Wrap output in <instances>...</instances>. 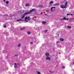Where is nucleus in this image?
<instances>
[{
    "label": "nucleus",
    "mask_w": 74,
    "mask_h": 74,
    "mask_svg": "<svg viewBox=\"0 0 74 74\" xmlns=\"http://www.w3.org/2000/svg\"><path fill=\"white\" fill-rule=\"evenodd\" d=\"M37 11V10H36V9L35 8H34L33 9H32L31 10H30L28 12H27L28 14H30L32 12H33L34 11V12H35Z\"/></svg>",
    "instance_id": "f257e3e1"
},
{
    "label": "nucleus",
    "mask_w": 74,
    "mask_h": 74,
    "mask_svg": "<svg viewBox=\"0 0 74 74\" xmlns=\"http://www.w3.org/2000/svg\"><path fill=\"white\" fill-rule=\"evenodd\" d=\"M29 14L27 12L23 14V15H22V17H21L22 19H24V18H25V15H27Z\"/></svg>",
    "instance_id": "f03ea898"
},
{
    "label": "nucleus",
    "mask_w": 74,
    "mask_h": 74,
    "mask_svg": "<svg viewBox=\"0 0 74 74\" xmlns=\"http://www.w3.org/2000/svg\"><path fill=\"white\" fill-rule=\"evenodd\" d=\"M60 19L61 21H64V20H66V21H68V20H69V19L68 18H66V17L61 18Z\"/></svg>",
    "instance_id": "7ed1b4c3"
},
{
    "label": "nucleus",
    "mask_w": 74,
    "mask_h": 74,
    "mask_svg": "<svg viewBox=\"0 0 74 74\" xmlns=\"http://www.w3.org/2000/svg\"><path fill=\"white\" fill-rule=\"evenodd\" d=\"M45 59L47 60H48V61H50V60H51V58L49 57H47Z\"/></svg>",
    "instance_id": "20e7f679"
},
{
    "label": "nucleus",
    "mask_w": 74,
    "mask_h": 74,
    "mask_svg": "<svg viewBox=\"0 0 74 74\" xmlns=\"http://www.w3.org/2000/svg\"><path fill=\"white\" fill-rule=\"evenodd\" d=\"M60 7L61 8H66L65 5H61Z\"/></svg>",
    "instance_id": "39448f33"
},
{
    "label": "nucleus",
    "mask_w": 74,
    "mask_h": 74,
    "mask_svg": "<svg viewBox=\"0 0 74 74\" xmlns=\"http://www.w3.org/2000/svg\"><path fill=\"white\" fill-rule=\"evenodd\" d=\"M45 55H46V57H48L49 56V53L47 52L45 54Z\"/></svg>",
    "instance_id": "423d86ee"
},
{
    "label": "nucleus",
    "mask_w": 74,
    "mask_h": 74,
    "mask_svg": "<svg viewBox=\"0 0 74 74\" xmlns=\"http://www.w3.org/2000/svg\"><path fill=\"white\" fill-rule=\"evenodd\" d=\"M30 18V17L28 16H26L25 18V19H29Z\"/></svg>",
    "instance_id": "0eeeda50"
},
{
    "label": "nucleus",
    "mask_w": 74,
    "mask_h": 74,
    "mask_svg": "<svg viewBox=\"0 0 74 74\" xmlns=\"http://www.w3.org/2000/svg\"><path fill=\"white\" fill-rule=\"evenodd\" d=\"M53 8H55V7H52L51 8V10L52 12H53V10H52V9Z\"/></svg>",
    "instance_id": "6e6552de"
},
{
    "label": "nucleus",
    "mask_w": 74,
    "mask_h": 74,
    "mask_svg": "<svg viewBox=\"0 0 74 74\" xmlns=\"http://www.w3.org/2000/svg\"><path fill=\"white\" fill-rule=\"evenodd\" d=\"M65 7H67V2L66 1V2L65 3Z\"/></svg>",
    "instance_id": "1a4fd4ad"
},
{
    "label": "nucleus",
    "mask_w": 74,
    "mask_h": 74,
    "mask_svg": "<svg viewBox=\"0 0 74 74\" xmlns=\"http://www.w3.org/2000/svg\"><path fill=\"white\" fill-rule=\"evenodd\" d=\"M60 40L61 41H64V39L62 38H61L60 39Z\"/></svg>",
    "instance_id": "9d476101"
},
{
    "label": "nucleus",
    "mask_w": 74,
    "mask_h": 74,
    "mask_svg": "<svg viewBox=\"0 0 74 74\" xmlns=\"http://www.w3.org/2000/svg\"><path fill=\"white\" fill-rule=\"evenodd\" d=\"M53 2L52 1H51L49 3L50 4H53Z\"/></svg>",
    "instance_id": "9b49d317"
},
{
    "label": "nucleus",
    "mask_w": 74,
    "mask_h": 74,
    "mask_svg": "<svg viewBox=\"0 0 74 74\" xmlns=\"http://www.w3.org/2000/svg\"><path fill=\"white\" fill-rule=\"evenodd\" d=\"M25 29V27H24L23 28H22L21 29V30H24V29Z\"/></svg>",
    "instance_id": "f8f14e48"
},
{
    "label": "nucleus",
    "mask_w": 74,
    "mask_h": 74,
    "mask_svg": "<svg viewBox=\"0 0 74 74\" xmlns=\"http://www.w3.org/2000/svg\"><path fill=\"white\" fill-rule=\"evenodd\" d=\"M67 28H68V29H71V27L70 26H68L67 27Z\"/></svg>",
    "instance_id": "ddd939ff"
},
{
    "label": "nucleus",
    "mask_w": 74,
    "mask_h": 74,
    "mask_svg": "<svg viewBox=\"0 0 74 74\" xmlns=\"http://www.w3.org/2000/svg\"><path fill=\"white\" fill-rule=\"evenodd\" d=\"M49 73H50L51 74H52L53 73V71H49Z\"/></svg>",
    "instance_id": "4468645a"
},
{
    "label": "nucleus",
    "mask_w": 74,
    "mask_h": 74,
    "mask_svg": "<svg viewBox=\"0 0 74 74\" xmlns=\"http://www.w3.org/2000/svg\"><path fill=\"white\" fill-rule=\"evenodd\" d=\"M21 46V44H18V47H20Z\"/></svg>",
    "instance_id": "2eb2a0df"
},
{
    "label": "nucleus",
    "mask_w": 74,
    "mask_h": 74,
    "mask_svg": "<svg viewBox=\"0 0 74 74\" xmlns=\"http://www.w3.org/2000/svg\"><path fill=\"white\" fill-rule=\"evenodd\" d=\"M59 3H56V4H54L53 5H59Z\"/></svg>",
    "instance_id": "dca6fc26"
},
{
    "label": "nucleus",
    "mask_w": 74,
    "mask_h": 74,
    "mask_svg": "<svg viewBox=\"0 0 74 74\" xmlns=\"http://www.w3.org/2000/svg\"><path fill=\"white\" fill-rule=\"evenodd\" d=\"M62 68L63 69H65V66H64V65L62 66Z\"/></svg>",
    "instance_id": "f3484780"
},
{
    "label": "nucleus",
    "mask_w": 74,
    "mask_h": 74,
    "mask_svg": "<svg viewBox=\"0 0 74 74\" xmlns=\"http://www.w3.org/2000/svg\"><path fill=\"white\" fill-rule=\"evenodd\" d=\"M10 17H12V16H13V15L11 14H10Z\"/></svg>",
    "instance_id": "a211bd4d"
},
{
    "label": "nucleus",
    "mask_w": 74,
    "mask_h": 74,
    "mask_svg": "<svg viewBox=\"0 0 74 74\" xmlns=\"http://www.w3.org/2000/svg\"><path fill=\"white\" fill-rule=\"evenodd\" d=\"M6 3L7 4H8V3H9V1H6Z\"/></svg>",
    "instance_id": "6ab92c4d"
},
{
    "label": "nucleus",
    "mask_w": 74,
    "mask_h": 74,
    "mask_svg": "<svg viewBox=\"0 0 74 74\" xmlns=\"http://www.w3.org/2000/svg\"><path fill=\"white\" fill-rule=\"evenodd\" d=\"M28 34H30V32H27Z\"/></svg>",
    "instance_id": "aec40b11"
},
{
    "label": "nucleus",
    "mask_w": 74,
    "mask_h": 74,
    "mask_svg": "<svg viewBox=\"0 0 74 74\" xmlns=\"http://www.w3.org/2000/svg\"><path fill=\"white\" fill-rule=\"evenodd\" d=\"M25 22H28V20H27L26 19H25Z\"/></svg>",
    "instance_id": "412c9836"
},
{
    "label": "nucleus",
    "mask_w": 74,
    "mask_h": 74,
    "mask_svg": "<svg viewBox=\"0 0 74 74\" xmlns=\"http://www.w3.org/2000/svg\"><path fill=\"white\" fill-rule=\"evenodd\" d=\"M47 31H48V30H45L44 31L45 33H47Z\"/></svg>",
    "instance_id": "4be33fe9"
},
{
    "label": "nucleus",
    "mask_w": 74,
    "mask_h": 74,
    "mask_svg": "<svg viewBox=\"0 0 74 74\" xmlns=\"http://www.w3.org/2000/svg\"><path fill=\"white\" fill-rule=\"evenodd\" d=\"M30 44H31V45H32V44H33V42H30Z\"/></svg>",
    "instance_id": "5701e85b"
},
{
    "label": "nucleus",
    "mask_w": 74,
    "mask_h": 74,
    "mask_svg": "<svg viewBox=\"0 0 74 74\" xmlns=\"http://www.w3.org/2000/svg\"><path fill=\"white\" fill-rule=\"evenodd\" d=\"M22 20V19H19V20H17V21H21Z\"/></svg>",
    "instance_id": "b1692460"
},
{
    "label": "nucleus",
    "mask_w": 74,
    "mask_h": 74,
    "mask_svg": "<svg viewBox=\"0 0 74 74\" xmlns=\"http://www.w3.org/2000/svg\"><path fill=\"white\" fill-rule=\"evenodd\" d=\"M40 7H43V6L42 5H40L39 6Z\"/></svg>",
    "instance_id": "393cba45"
},
{
    "label": "nucleus",
    "mask_w": 74,
    "mask_h": 74,
    "mask_svg": "<svg viewBox=\"0 0 74 74\" xmlns=\"http://www.w3.org/2000/svg\"><path fill=\"white\" fill-rule=\"evenodd\" d=\"M46 23V22L44 21L42 22V23H43V24H45Z\"/></svg>",
    "instance_id": "a878e982"
},
{
    "label": "nucleus",
    "mask_w": 74,
    "mask_h": 74,
    "mask_svg": "<svg viewBox=\"0 0 74 74\" xmlns=\"http://www.w3.org/2000/svg\"><path fill=\"white\" fill-rule=\"evenodd\" d=\"M14 67V68H16L17 67V66L15 65Z\"/></svg>",
    "instance_id": "bb28decb"
},
{
    "label": "nucleus",
    "mask_w": 74,
    "mask_h": 74,
    "mask_svg": "<svg viewBox=\"0 0 74 74\" xmlns=\"http://www.w3.org/2000/svg\"><path fill=\"white\" fill-rule=\"evenodd\" d=\"M26 6H29V4H28L27 3V4H26Z\"/></svg>",
    "instance_id": "cd10ccee"
},
{
    "label": "nucleus",
    "mask_w": 74,
    "mask_h": 74,
    "mask_svg": "<svg viewBox=\"0 0 74 74\" xmlns=\"http://www.w3.org/2000/svg\"><path fill=\"white\" fill-rule=\"evenodd\" d=\"M4 28H6V25H5L4 26Z\"/></svg>",
    "instance_id": "c85d7f7f"
},
{
    "label": "nucleus",
    "mask_w": 74,
    "mask_h": 74,
    "mask_svg": "<svg viewBox=\"0 0 74 74\" xmlns=\"http://www.w3.org/2000/svg\"><path fill=\"white\" fill-rule=\"evenodd\" d=\"M38 74H41V73H40V72H38Z\"/></svg>",
    "instance_id": "c756f323"
},
{
    "label": "nucleus",
    "mask_w": 74,
    "mask_h": 74,
    "mask_svg": "<svg viewBox=\"0 0 74 74\" xmlns=\"http://www.w3.org/2000/svg\"><path fill=\"white\" fill-rule=\"evenodd\" d=\"M5 6H8L9 5L8 4H6V5H5Z\"/></svg>",
    "instance_id": "7c9ffc66"
},
{
    "label": "nucleus",
    "mask_w": 74,
    "mask_h": 74,
    "mask_svg": "<svg viewBox=\"0 0 74 74\" xmlns=\"http://www.w3.org/2000/svg\"><path fill=\"white\" fill-rule=\"evenodd\" d=\"M70 15V14H67V16Z\"/></svg>",
    "instance_id": "2f4dec72"
},
{
    "label": "nucleus",
    "mask_w": 74,
    "mask_h": 74,
    "mask_svg": "<svg viewBox=\"0 0 74 74\" xmlns=\"http://www.w3.org/2000/svg\"><path fill=\"white\" fill-rule=\"evenodd\" d=\"M15 56H18V55H15Z\"/></svg>",
    "instance_id": "473e14b6"
},
{
    "label": "nucleus",
    "mask_w": 74,
    "mask_h": 74,
    "mask_svg": "<svg viewBox=\"0 0 74 74\" xmlns=\"http://www.w3.org/2000/svg\"><path fill=\"white\" fill-rule=\"evenodd\" d=\"M38 29H40V30H41V29L40 27H38Z\"/></svg>",
    "instance_id": "72a5a7b5"
},
{
    "label": "nucleus",
    "mask_w": 74,
    "mask_h": 74,
    "mask_svg": "<svg viewBox=\"0 0 74 74\" xmlns=\"http://www.w3.org/2000/svg\"><path fill=\"white\" fill-rule=\"evenodd\" d=\"M6 16H8V14H6Z\"/></svg>",
    "instance_id": "f704fd0d"
},
{
    "label": "nucleus",
    "mask_w": 74,
    "mask_h": 74,
    "mask_svg": "<svg viewBox=\"0 0 74 74\" xmlns=\"http://www.w3.org/2000/svg\"><path fill=\"white\" fill-rule=\"evenodd\" d=\"M70 15H71V16H73V14H70Z\"/></svg>",
    "instance_id": "c9c22d12"
},
{
    "label": "nucleus",
    "mask_w": 74,
    "mask_h": 74,
    "mask_svg": "<svg viewBox=\"0 0 74 74\" xmlns=\"http://www.w3.org/2000/svg\"><path fill=\"white\" fill-rule=\"evenodd\" d=\"M14 65H15V66L16 65V63H15Z\"/></svg>",
    "instance_id": "e433bc0d"
},
{
    "label": "nucleus",
    "mask_w": 74,
    "mask_h": 74,
    "mask_svg": "<svg viewBox=\"0 0 74 74\" xmlns=\"http://www.w3.org/2000/svg\"><path fill=\"white\" fill-rule=\"evenodd\" d=\"M22 13H23V12H21V13H20V14H22Z\"/></svg>",
    "instance_id": "4c0bfd02"
},
{
    "label": "nucleus",
    "mask_w": 74,
    "mask_h": 74,
    "mask_svg": "<svg viewBox=\"0 0 74 74\" xmlns=\"http://www.w3.org/2000/svg\"><path fill=\"white\" fill-rule=\"evenodd\" d=\"M3 1H4V2H5V0H3Z\"/></svg>",
    "instance_id": "58836bf2"
},
{
    "label": "nucleus",
    "mask_w": 74,
    "mask_h": 74,
    "mask_svg": "<svg viewBox=\"0 0 74 74\" xmlns=\"http://www.w3.org/2000/svg\"><path fill=\"white\" fill-rule=\"evenodd\" d=\"M28 19L29 21H30V19H29V18H28Z\"/></svg>",
    "instance_id": "ea45409f"
},
{
    "label": "nucleus",
    "mask_w": 74,
    "mask_h": 74,
    "mask_svg": "<svg viewBox=\"0 0 74 74\" xmlns=\"http://www.w3.org/2000/svg\"><path fill=\"white\" fill-rule=\"evenodd\" d=\"M73 64L74 65V62H73Z\"/></svg>",
    "instance_id": "a19ab883"
},
{
    "label": "nucleus",
    "mask_w": 74,
    "mask_h": 74,
    "mask_svg": "<svg viewBox=\"0 0 74 74\" xmlns=\"http://www.w3.org/2000/svg\"><path fill=\"white\" fill-rule=\"evenodd\" d=\"M58 41H57V43H58Z\"/></svg>",
    "instance_id": "79ce46f5"
},
{
    "label": "nucleus",
    "mask_w": 74,
    "mask_h": 74,
    "mask_svg": "<svg viewBox=\"0 0 74 74\" xmlns=\"http://www.w3.org/2000/svg\"><path fill=\"white\" fill-rule=\"evenodd\" d=\"M45 15H47V14H45Z\"/></svg>",
    "instance_id": "37998d69"
},
{
    "label": "nucleus",
    "mask_w": 74,
    "mask_h": 74,
    "mask_svg": "<svg viewBox=\"0 0 74 74\" xmlns=\"http://www.w3.org/2000/svg\"><path fill=\"white\" fill-rule=\"evenodd\" d=\"M59 34H58V36H59Z\"/></svg>",
    "instance_id": "c03bdc74"
}]
</instances>
